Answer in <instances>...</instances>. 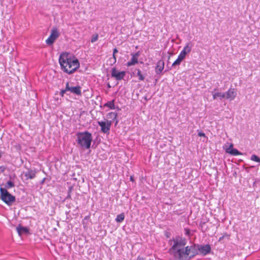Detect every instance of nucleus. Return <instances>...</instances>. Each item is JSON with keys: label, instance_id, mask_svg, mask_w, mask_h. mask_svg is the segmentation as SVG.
<instances>
[{"label": "nucleus", "instance_id": "nucleus-1", "mask_svg": "<svg viewBox=\"0 0 260 260\" xmlns=\"http://www.w3.org/2000/svg\"><path fill=\"white\" fill-rule=\"evenodd\" d=\"M174 242L173 245L169 249L171 254L178 260H189L193 257L196 253L192 252V254L189 255L192 249V246H185L186 244V240L182 237H177L173 239Z\"/></svg>", "mask_w": 260, "mask_h": 260}, {"label": "nucleus", "instance_id": "nucleus-2", "mask_svg": "<svg viewBox=\"0 0 260 260\" xmlns=\"http://www.w3.org/2000/svg\"><path fill=\"white\" fill-rule=\"evenodd\" d=\"M59 62L61 69L69 75L75 73L80 67L78 59L68 52H63L60 54Z\"/></svg>", "mask_w": 260, "mask_h": 260}, {"label": "nucleus", "instance_id": "nucleus-3", "mask_svg": "<svg viewBox=\"0 0 260 260\" xmlns=\"http://www.w3.org/2000/svg\"><path fill=\"white\" fill-rule=\"evenodd\" d=\"M77 143L82 147L85 149H89L90 147L91 143L92 140V135L87 131L79 132L77 134Z\"/></svg>", "mask_w": 260, "mask_h": 260}, {"label": "nucleus", "instance_id": "nucleus-4", "mask_svg": "<svg viewBox=\"0 0 260 260\" xmlns=\"http://www.w3.org/2000/svg\"><path fill=\"white\" fill-rule=\"evenodd\" d=\"M1 200L9 206H11L15 201V197L9 193L6 188L0 187Z\"/></svg>", "mask_w": 260, "mask_h": 260}, {"label": "nucleus", "instance_id": "nucleus-5", "mask_svg": "<svg viewBox=\"0 0 260 260\" xmlns=\"http://www.w3.org/2000/svg\"><path fill=\"white\" fill-rule=\"evenodd\" d=\"M98 123L101 127L102 132L105 134L109 133L112 121L108 120H107V122L101 121H98Z\"/></svg>", "mask_w": 260, "mask_h": 260}, {"label": "nucleus", "instance_id": "nucleus-6", "mask_svg": "<svg viewBox=\"0 0 260 260\" xmlns=\"http://www.w3.org/2000/svg\"><path fill=\"white\" fill-rule=\"evenodd\" d=\"M126 75L125 71L119 72L115 68L112 69L111 77L114 78L115 80L120 81L124 78Z\"/></svg>", "mask_w": 260, "mask_h": 260}, {"label": "nucleus", "instance_id": "nucleus-7", "mask_svg": "<svg viewBox=\"0 0 260 260\" xmlns=\"http://www.w3.org/2000/svg\"><path fill=\"white\" fill-rule=\"evenodd\" d=\"M81 89V87L79 86L70 87L69 86V82H67L66 83V90L72 93L76 94L78 95H81L82 92Z\"/></svg>", "mask_w": 260, "mask_h": 260}, {"label": "nucleus", "instance_id": "nucleus-8", "mask_svg": "<svg viewBox=\"0 0 260 260\" xmlns=\"http://www.w3.org/2000/svg\"><path fill=\"white\" fill-rule=\"evenodd\" d=\"M198 249L202 254L206 255L210 253L211 248L209 244L205 245H198Z\"/></svg>", "mask_w": 260, "mask_h": 260}, {"label": "nucleus", "instance_id": "nucleus-9", "mask_svg": "<svg viewBox=\"0 0 260 260\" xmlns=\"http://www.w3.org/2000/svg\"><path fill=\"white\" fill-rule=\"evenodd\" d=\"M59 32L57 28H53L50 35V46L53 44L54 41L59 37Z\"/></svg>", "mask_w": 260, "mask_h": 260}, {"label": "nucleus", "instance_id": "nucleus-10", "mask_svg": "<svg viewBox=\"0 0 260 260\" xmlns=\"http://www.w3.org/2000/svg\"><path fill=\"white\" fill-rule=\"evenodd\" d=\"M131 55L132 57L131 60L128 61L126 63L127 67L135 65L138 62V57L140 55V53L138 51L135 53H132Z\"/></svg>", "mask_w": 260, "mask_h": 260}, {"label": "nucleus", "instance_id": "nucleus-11", "mask_svg": "<svg viewBox=\"0 0 260 260\" xmlns=\"http://www.w3.org/2000/svg\"><path fill=\"white\" fill-rule=\"evenodd\" d=\"M225 93H226V99L229 100L230 101L233 100L237 95V92L235 88H230Z\"/></svg>", "mask_w": 260, "mask_h": 260}, {"label": "nucleus", "instance_id": "nucleus-12", "mask_svg": "<svg viewBox=\"0 0 260 260\" xmlns=\"http://www.w3.org/2000/svg\"><path fill=\"white\" fill-rule=\"evenodd\" d=\"M16 230L19 235L29 234V228L22 226L20 224L17 226Z\"/></svg>", "mask_w": 260, "mask_h": 260}, {"label": "nucleus", "instance_id": "nucleus-13", "mask_svg": "<svg viewBox=\"0 0 260 260\" xmlns=\"http://www.w3.org/2000/svg\"><path fill=\"white\" fill-rule=\"evenodd\" d=\"M164 61L162 60H159L157 61L155 72L157 74H160L164 68Z\"/></svg>", "mask_w": 260, "mask_h": 260}, {"label": "nucleus", "instance_id": "nucleus-14", "mask_svg": "<svg viewBox=\"0 0 260 260\" xmlns=\"http://www.w3.org/2000/svg\"><path fill=\"white\" fill-rule=\"evenodd\" d=\"M212 93L213 100H216L217 99H219L220 100H221L223 99H226V93H225V92H217L215 93H213V91H212Z\"/></svg>", "mask_w": 260, "mask_h": 260}, {"label": "nucleus", "instance_id": "nucleus-15", "mask_svg": "<svg viewBox=\"0 0 260 260\" xmlns=\"http://www.w3.org/2000/svg\"><path fill=\"white\" fill-rule=\"evenodd\" d=\"M26 180L32 179L36 177V172L32 170H28L24 174Z\"/></svg>", "mask_w": 260, "mask_h": 260}, {"label": "nucleus", "instance_id": "nucleus-16", "mask_svg": "<svg viewBox=\"0 0 260 260\" xmlns=\"http://www.w3.org/2000/svg\"><path fill=\"white\" fill-rule=\"evenodd\" d=\"M225 152L234 156L241 155L242 153L235 148H225Z\"/></svg>", "mask_w": 260, "mask_h": 260}, {"label": "nucleus", "instance_id": "nucleus-17", "mask_svg": "<svg viewBox=\"0 0 260 260\" xmlns=\"http://www.w3.org/2000/svg\"><path fill=\"white\" fill-rule=\"evenodd\" d=\"M107 117L108 118L112 119V122L115 121V125L118 123V121L117 119V114L116 113L113 112H110L108 113Z\"/></svg>", "mask_w": 260, "mask_h": 260}, {"label": "nucleus", "instance_id": "nucleus-18", "mask_svg": "<svg viewBox=\"0 0 260 260\" xmlns=\"http://www.w3.org/2000/svg\"><path fill=\"white\" fill-rule=\"evenodd\" d=\"M192 47V44L191 42H188L186 44V45L182 50H184L186 53H188L191 51Z\"/></svg>", "mask_w": 260, "mask_h": 260}, {"label": "nucleus", "instance_id": "nucleus-19", "mask_svg": "<svg viewBox=\"0 0 260 260\" xmlns=\"http://www.w3.org/2000/svg\"><path fill=\"white\" fill-rule=\"evenodd\" d=\"M104 107H108L110 109H115V104H114V100H112L111 101L107 102L106 103H105L104 105Z\"/></svg>", "mask_w": 260, "mask_h": 260}, {"label": "nucleus", "instance_id": "nucleus-20", "mask_svg": "<svg viewBox=\"0 0 260 260\" xmlns=\"http://www.w3.org/2000/svg\"><path fill=\"white\" fill-rule=\"evenodd\" d=\"M124 214L123 213H122L120 214L117 215L115 220L117 222H121L124 219Z\"/></svg>", "mask_w": 260, "mask_h": 260}, {"label": "nucleus", "instance_id": "nucleus-21", "mask_svg": "<svg viewBox=\"0 0 260 260\" xmlns=\"http://www.w3.org/2000/svg\"><path fill=\"white\" fill-rule=\"evenodd\" d=\"M137 76L139 77V79L140 81H143L145 79V77L141 74V71L140 69H137Z\"/></svg>", "mask_w": 260, "mask_h": 260}, {"label": "nucleus", "instance_id": "nucleus-22", "mask_svg": "<svg viewBox=\"0 0 260 260\" xmlns=\"http://www.w3.org/2000/svg\"><path fill=\"white\" fill-rule=\"evenodd\" d=\"M186 54L187 53H186L184 50H182L179 54L178 57L180 58V59L183 60L185 58Z\"/></svg>", "mask_w": 260, "mask_h": 260}, {"label": "nucleus", "instance_id": "nucleus-23", "mask_svg": "<svg viewBox=\"0 0 260 260\" xmlns=\"http://www.w3.org/2000/svg\"><path fill=\"white\" fill-rule=\"evenodd\" d=\"M14 186H15V184H14V182L11 181H8L5 185L6 188H8V189L13 187H14Z\"/></svg>", "mask_w": 260, "mask_h": 260}, {"label": "nucleus", "instance_id": "nucleus-24", "mask_svg": "<svg viewBox=\"0 0 260 260\" xmlns=\"http://www.w3.org/2000/svg\"><path fill=\"white\" fill-rule=\"evenodd\" d=\"M182 60L180 58H177V59L173 63L172 67H175L176 66L180 65Z\"/></svg>", "mask_w": 260, "mask_h": 260}, {"label": "nucleus", "instance_id": "nucleus-25", "mask_svg": "<svg viewBox=\"0 0 260 260\" xmlns=\"http://www.w3.org/2000/svg\"><path fill=\"white\" fill-rule=\"evenodd\" d=\"M251 160L256 162H260V158H259L257 155L255 154L251 155Z\"/></svg>", "mask_w": 260, "mask_h": 260}, {"label": "nucleus", "instance_id": "nucleus-26", "mask_svg": "<svg viewBox=\"0 0 260 260\" xmlns=\"http://www.w3.org/2000/svg\"><path fill=\"white\" fill-rule=\"evenodd\" d=\"M118 52V50L117 49V48H114L113 49V60H114V63H115L116 61V56L115 55V54L117 53V52Z\"/></svg>", "mask_w": 260, "mask_h": 260}, {"label": "nucleus", "instance_id": "nucleus-27", "mask_svg": "<svg viewBox=\"0 0 260 260\" xmlns=\"http://www.w3.org/2000/svg\"><path fill=\"white\" fill-rule=\"evenodd\" d=\"M72 189H73V187L70 186L69 190H68V196H67L66 199H70L71 198V193Z\"/></svg>", "mask_w": 260, "mask_h": 260}, {"label": "nucleus", "instance_id": "nucleus-28", "mask_svg": "<svg viewBox=\"0 0 260 260\" xmlns=\"http://www.w3.org/2000/svg\"><path fill=\"white\" fill-rule=\"evenodd\" d=\"M225 237L229 238V235H228L227 233L224 234L223 235H222L221 237H220L219 238V239L218 240V241L219 242L221 241Z\"/></svg>", "mask_w": 260, "mask_h": 260}, {"label": "nucleus", "instance_id": "nucleus-29", "mask_svg": "<svg viewBox=\"0 0 260 260\" xmlns=\"http://www.w3.org/2000/svg\"><path fill=\"white\" fill-rule=\"evenodd\" d=\"M98 39V35H96L95 36H93L91 39V42L92 43L95 42Z\"/></svg>", "mask_w": 260, "mask_h": 260}, {"label": "nucleus", "instance_id": "nucleus-30", "mask_svg": "<svg viewBox=\"0 0 260 260\" xmlns=\"http://www.w3.org/2000/svg\"><path fill=\"white\" fill-rule=\"evenodd\" d=\"M6 167H5L4 166H0V175L5 172V171L6 170Z\"/></svg>", "mask_w": 260, "mask_h": 260}, {"label": "nucleus", "instance_id": "nucleus-31", "mask_svg": "<svg viewBox=\"0 0 260 260\" xmlns=\"http://www.w3.org/2000/svg\"><path fill=\"white\" fill-rule=\"evenodd\" d=\"M184 230L185 231V234L186 235H188V236L190 235V230L189 229L186 228V229H185Z\"/></svg>", "mask_w": 260, "mask_h": 260}, {"label": "nucleus", "instance_id": "nucleus-32", "mask_svg": "<svg viewBox=\"0 0 260 260\" xmlns=\"http://www.w3.org/2000/svg\"><path fill=\"white\" fill-rule=\"evenodd\" d=\"M68 91V90H66V87L64 89H63V90H61V91H60V94L61 95V96H63V94L67 92Z\"/></svg>", "mask_w": 260, "mask_h": 260}, {"label": "nucleus", "instance_id": "nucleus-33", "mask_svg": "<svg viewBox=\"0 0 260 260\" xmlns=\"http://www.w3.org/2000/svg\"><path fill=\"white\" fill-rule=\"evenodd\" d=\"M198 136L200 137H205V134L202 132H200L198 133Z\"/></svg>", "mask_w": 260, "mask_h": 260}, {"label": "nucleus", "instance_id": "nucleus-34", "mask_svg": "<svg viewBox=\"0 0 260 260\" xmlns=\"http://www.w3.org/2000/svg\"><path fill=\"white\" fill-rule=\"evenodd\" d=\"M226 144L229 145V147L228 148H230V149L233 148V144L232 143H227Z\"/></svg>", "mask_w": 260, "mask_h": 260}, {"label": "nucleus", "instance_id": "nucleus-35", "mask_svg": "<svg viewBox=\"0 0 260 260\" xmlns=\"http://www.w3.org/2000/svg\"><path fill=\"white\" fill-rule=\"evenodd\" d=\"M206 223V222H201L200 224V226H201L202 230L203 229L204 225Z\"/></svg>", "mask_w": 260, "mask_h": 260}, {"label": "nucleus", "instance_id": "nucleus-36", "mask_svg": "<svg viewBox=\"0 0 260 260\" xmlns=\"http://www.w3.org/2000/svg\"><path fill=\"white\" fill-rule=\"evenodd\" d=\"M136 260H145V258L142 257L138 256Z\"/></svg>", "mask_w": 260, "mask_h": 260}, {"label": "nucleus", "instance_id": "nucleus-37", "mask_svg": "<svg viewBox=\"0 0 260 260\" xmlns=\"http://www.w3.org/2000/svg\"><path fill=\"white\" fill-rule=\"evenodd\" d=\"M46 43L47 44H49V38H48L46 40Z\"/></svg>", "mask_w": 260, "mask_h": 260}, {"label": "nucleus", "instance_id": "nucleus-38", "mask_svg": "<svg viewBox=\"0 0 260 260\" xmlns=\"http://www.w3.org/2000/svg\"><path fill=\"white\" fill-rule=\"evenodd\" d=\"M130 180H131V181H133L134 179H133V177H132V176H131V178H130Z\"/></svg>", "mask_w": 260, "mask_h": 260}, {"label": "nucleus", "instance_id": "nucleus-39", "mask_svg": "<svg viewBox=\"0 0 260 260\" xmlns=\"http://www.w3.org/2000/svg\"><path fill=\"white\" fill-rule=\"evenodd\" d=\"M108 87H111L109 84H108Z\"/></svg>", "mask_w": 260, "mask_h": 260}, {"label": "nucleus", "instance_id": "nucleus-40", "mask_svg": "<svg viewBox=\"0 0 260 260\" xmlns=\"http://www.w3.org/2000/svg\"><path fill=\"white\" fill-rule=\"evenodd\" d=\"M2 157L1 153L0 152V158Z\"/></svg>", "mask_w": 260, "mask_h": 260}]
</instances>
